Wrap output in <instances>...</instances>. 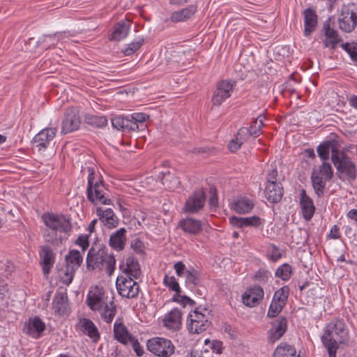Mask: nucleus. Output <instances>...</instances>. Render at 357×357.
Segmentation results:
<instances>
[{"label": "nucleus", "instance_id": "nucleus-22", "mask_svg": "<svg viewBox=\"0 0 357 357\" xmlns=\"http://www.w3.org/2000/svg\"><path fill=\"white\" fill-rule=\"evenodd\" d=\"M229 222L236 227L243 228L244 227H258L263 224V220L257 215L251 217H236L229 218Z\"/></svg>", "mask_w": 357, "mask_h": 357}, {"label": "nucleus", "instance_id": "nucleus-29", "mask_svg": "<svg viewBox=\"0 0 357 357\" xmlns=\"http://www.w3.org/2000/svg\"><path fill=\"white\" fill-rule=\"evenodd\" d=\"M178 226L185 232L192 235H197L202 230V222L192 218H186L181 220Z\"/></svg>", "mask_w": 357, "mask_h": 357}, {"label": "nucleus", "instance_id": "nucleus-33", "mask_svg": "<svg viewBox=\"0 0 357 357\" xmlns=\"http://www.w3.org/2000/svg\"><path fill=\"white\" fill-rule=\"evenodd\" d=\"M197 11V6L190 5L180 10L173 12L170 20L173 22H183L190 18Z\"/></svg>", "mask_w": 357, "mask_h": 357}, {"label": "nucleus", "instance_id": "nucleus-31", "mask_svg": "<svg viewBox=\"0 0 357 357\" xmlns=\"http://www.w3.org/2000/svg\"><path fill=\"white\" fill-rule=\"evenodd\" d=\"M80 329L88 335L94 342L100 340V333L94 323L89 319L83 318L80 319Z\"/></svg>", "mask_w": 357, "mask_h": 357}, {"label": "nucleus", "instance_id": "nucleus-10", "mask_svg": "<svg viewBox=\"0 0 357 357\" xmlns=\"http://www.w3.org/2000/svg\"><path fill=\"white\" fill-rule=\"evenodd\" d=\"M236 82L222 80L217 84L211 102L213 105L220 106L227 98L231 96Z\"/></svg>", "mask_w": 357, "mask_h": 357}, {"label": "nucleus", "instance_id": "nucleus-21", "mask_svg": "<svg viewBox=\"0 0 357 357\" xmlns=\"http://www.w3.org/2000/svg\"><path fill=\"white\" fill-rule=\"evenodd\" d=\"M130 26V22L127 20H123L116 23L112 33L109 36V40L119 41L124 39L128 36Z\"/></svg>", "mask_w": 357, "mask_h": 357}, {"label": "nucleus", "instance_id": "nucleus-11", "mask_svg": "<svg viewBox=\"0 0 357 357\" xmlns=\"http://www.w3.org/2000/svg\"><path fill=\"white\" fill-rule=\"evenodd\" d=\"M206 199V192L203 189L195 191L186 199L183 211L188 213H196L202 210Z\"/></svg>", "mask_w": 357, "mask_h": 357}, {"label": "nucleus", "instance_id": "nucleus-62", "mask_svg": "<svg viewBox=\"0 0 357 357\" xmlns=\"http://www.w3.org/2000/svg\"><path fill=\"white\" fill-rule=\"evenodd\" d=\"M210 198H209V205L211 207H215L218 205V198L217 195V190L214 188H211L210 189Z\"/></svg>", "mask_w": 357, "mask_h": 357}, {"label": "nucleus", "instance_id": "nucleus-34", "mask_svg": "<svg viewBox=\"0 0 357 357\" xmlns=\"http://www.w3.org/2000/svg\"><path fill=\"white\" fill-rule=\"evenodd\" d=\"M114 334L115 339L123 344H127L132 336L127 328L122 323L115 322L114 326Z\"/></svg>", "mask_w": 357, "mask_h": 357}, {"label": "nucleus", "instance_id": "nucleus-20", "mask_svg": "<svg viewBox=\"0 0 357 357\" xmlns=\"http://www.w3.org/2000/svg\"><path fill=\"white\" fill-rule=\"evenodd\" d=\"M300 206L303 218L307 221L310 220L314 214L315 206L312 199L307 195L304 189L300 193Z\"/></svg>", "mask_w": 357, "mask_h": 357}, {"label": "nucleus", "instance_id": "nucleus-60", "mask_svg": "<svg viewBox=\"0 0 357 357\" xmlns=\"http://www.w3.org/2000/svg\"><path fill=\"white\" fill-rule=\"evenodd\" d=\"M174 268L175 269V271L178 276L182 277L183 275H186V271H188L185 265L183 263V261H180L176 262L174 266Z\"/></svg>", "mask_w": 357, "mask_h": 357}, {"label": "nucleus", "instance_id": "nucleus-43", "mask_svg": "<svg viewBox=\"0 0 357 357\" xmlns=\"http://www.w3.org/2000/svg\"><path fill=\"white\" fill-rule=\"evenodd\" d=\"M289 295V287L285 285L280 288L274 293L273 300H275L277 302H280L282 305H286Z\"/></svg>", "mask_w": 357, "mask_h": 357}, {"label": "nucleus", "instance_id": "nucleus-16", "mask_svg": "<svg viewBox=\"0 0 357 357\" xmlns=\"http://www.w3.org/2000/svg\"><path fill=\"white\" fill-rule=\"evenodd\" d=\"M272 328L268 331V340L271 343L280 339L286 333L287 328V320L284 317H280L271 323Z\"/></svg>", "mask_w": 357, "mask_h": 357}, {"label": "nucleus", "instance_id": "nucleus-54", "mask_svg": "<svg viewBox=\"0 0 357 357\" xmlns=\"http://www.w3.org/2000/svg\"><path fill=\"white\" fill-rule=\"evenodd\" d=\"M56 34H54L45 36L43 43H46L44 45L45 49L54 48L55 47L56 43L61 39V35L58 36L57 39L56 38Z\"/></svg>", "mask_w": 357, "mask_h": 357}, {"label": "nucleus", "instance_id": "nucleus-61", "mask_svg": "<svg viewBox=\"0 0 357 357\" xmlns=\"http://www.w3.org/2000/svg\"><path fill=\"white\" fill-rule=\"evenodd\" d=\"M130 247L136 253L141 254L143 252V243L137 238L131 241Z\"/></svg>", "mask_w": 357, "mask_h": 357}, {"label": "nucleus", "instance_id": "nucleus-35", "mask_svg": "<svg viewBox=\"0 0 357 357\" xmlns=\"http://www.w3.org/2000/svg\"><path fill=\"white\" fill-rule=\"evenodd\" d=\"M196 319H188L187 328L190 333L199 334L206 331L210 325L208 320L196 321Z\"/></svg>", "mask_w": 357, "mask_h": 357}, {"label": "nucleus", "instance_id": "nucleus-6", "mask_svg": "<svg viewBox=\"0 0 357 357\" xmlns=\"http://www.w3.org/2000/svg\"><path fill=\"white\" fill-rule=\"evenodd\" d=\"M130 276L119 275L116 287L119 294L127 298H136L139 292V285Z\"/></svg>", "mask_w": 357, "mask_h": 357}, {"label": "nucleus", "instance_id": "nucleus-9", "mask_svg": "<svg viewBox=\"0 0 357 357\" xmlns=\"http://www.w3.org/2000/svg\"><path fill=\"white\" fill-rule=\"evenodd\" d=\"M81 124L79 109L75 107L65 110L61 124V133L68 134L77 130Z\"/></svg>", "mask_w": 357, "mask_h": 357}, {"label": "nucleus", "instance_id": "nucleus-49", "mask_svg": "<svg viewBox=\"0 0 357 357\" xmlns=\"http://www.w3.org/2000/svg\"><path fill=\"white\" fill-rule=\"evenodd\" d=\"M284 306L285 305H282L280 302L272 300L268 310L267 317L270 318L276 317L280 313Z\"/></svg>", "mask_w": 357, "mask_h": 357}, {"label": "nucleus", "instance_id": "nucleus-51", "mask_svg": "<svg viewBox=\"0 0 357 357\" xmlns=\"http://www.w3.org/2000/svg\"><path fill=\"white\" fill-rule=\"evenodd\" d=\"M278 176V171L275 163L271 165V168L267 171L266 174V182L267 184L271 183H280L277 182V178Z\"/></svg>", "mask_w": 357, "mask_h": 357}, {"label": "nucleus", "instance_id": "nucleus-39", "mask_svg": "<svg viewBox=\"0 0 357 357\" xmlns=\"http://www.w3.org/2000/svg\"><path fill=\"white\" fill-rule=\"evenodd\" d=\"M296 349L289 344H280L273 354V357H296Z\"/></svg>", "mask_w": 357, "mask_h": 357}, {"label": "nucleus", "instance_id": "nucleus-37", "mask_svg": "<svg viewBox=\"0 0 357 357\" xmlns=\"http://www.w3.org/2000/svg\"><path fill=\"white\" fill-rule=\"evenodd\" d=\"M159 176L163 185L168 188L171 190L176 189L180 184L178 178L176 177L169 171L166 172H162Z\"/></svg>", "mask_w": 357, "mask_h": 357}, {"label": "nucleus", "instance_id": "nucleus-56", "mask_svg": "<svg viewBox=\"0 0 357 357\" xmlns=\"http://www.w3.org/2000/svg\"><path fill=\"white\" fill-rule=\"evenodd\" d=\"M129 117L132 122H135L139 126L138 123H143L149 119V115L145 113H133Z\"/></svg>", "mask_w": 357, "mask_h": 357}, {"label": "nucleus", "instance_id": "nucleus-17", "mask_svg": "<svg viewBox=\"0 0 357 357\" xmlns=\"http://www.w3.org/2000/svg\"><path fill=\"white\" fill-rule=\"evenodd\" d=\"M119 268L126 274L125 276H130L135 280L138 279L142 273L138 260L134 257H128L125 264L122 262L120 264Z\"/></svg>", "mask_w": 357, "mask_h": 357}, {"label": "nucleus", "instance_id": "nucleus-15", "mask_svg": "<svg viewBox=\"0 0 357 357\" xmlns=\"http://www.w3.org/2000/svg\"><path fill=\"white\" fill-rule=\"evenodd\" d=\"M319 157L324 161L329 159L330 152H331V160L334 155L338 156L342 151L338 149L337 142L335 140H326L321 143L317 149Z\"/></svg>", "mask_w": 357, "mask_h": 357}, {"label": "nucleus", "instance_id": "nucleus-40", "mask_svg": "<svg viewBox=\"0 0 357 357\" xmlns=\"http://www.w3.org/2000/svg\"><path fill=\"white\" fill-rule=\"evenodd\" d=\"M312 173L319 176H323L326 180L329 181L331 180L333 176L332 166L330 163L326 162H323L318 169H313Z\"/></svg>", "mask_w": 357, "mask_h": 357}, {"label": "nucleus", "instance_id": "nucleus-8", "mask_svg": "<svg viewBox=\"0 0 357 357\" xmlns=\"http://www.w3.org/2000/svg\"><path fill=\"white\" fill-rule=\"evenodd\" d=\"M339 19V27L345 33H351L357 25V6L354 4L344 6Z\"/></svg>", "mask_w": 357, "mask_h": 357}, {"label": "nucleus", "instance_id": "nucleus-57", "mask_svg": "<svg viewBox=\"0 0 357 357\" xmlns=\"http://www.w3.org/2000/svg\"><path fill=\"white\" fill-rule=\"evenodd\" d=\"M250 137H252L251 135V132L249 131L248 128L246 127H243L240 128L236 135L238 140H240L243 142L248 139Z\"/></svg>", "mask_w": 357, "mask_h": 357}, {"label": "nucleus", "instance_id": "nucleus-25", "mask_svg": "<svg viewBox=\"0 0 357 357\" xmlns=\"http://www.w3.org/2000/svg\"><path fill=\"white\" fill-rule=\"evenodd\" d=\"M97 215L99 216L100 221L109 229H113L118 226L119 218L116 216L111 208L103 210L101 207L96 208Z\"/></svg>", "mask_w": 357, "mask_h": 357}, {"label": "nucleus", "instance_id": "nucleus-47", "mask_svg": "<svg viewBox=\"0 0 357 357\" xmlns=\"http://www.w3.org/2000/svg\"><path fill=\"white\" fill-rule=\"evenodd\" d=\"M206 313H208V314H209L208 309L199 306L195 309L193 314H190L188 315V319H196V321L208 320Z\"/></svg>", "mask_w": 357, "mask_h": 357}, {"label": "nucleus", "instance_id": "nucleus-42", "mask_svg": "<svg viewBox=\"0 0 357 357\" xmlns=\"http://www.w3.org/2000/svg\"><path fill=\"white\" fill-rule=\"evenodd\" d=\"M264 116H259L255 121L251 122L248 129L253 137H257L261 133V128L264 125Z\"/></svg>", "mask_w": 357, "mask_h": 357}, {"label": "nucleus", "instance_id": "nucleus-53", "mask_svg": "<svg viewBox=\"0 0 357 357\" xmlns=\"http://www.w3.org/2000/svg\"><path fill=\"white\" fill-rule=\"evenodd\" d=\"M144 43V38H140L135 42L128 44V47L123 50L125 55L129 56L137 51Z\"/></svg>", "mask_w": 357, "mask_h": 357}, {"label": "nucleus", "instance_id": "nucleus-30", "mask_svg": "<svg viewBox=\"0 0 357 357\" xmlns=\"http://www.w3.org/2000/svg\"><path fill=\"white\" fill-rule=\"evenodd\" d=\"M103 292L102 290L96 287L94 290L90 291L86 298L88 306L93 311L100 310L102 307L103 304Z\"/></svg>", "mask_w": 357, "mask_h": 357}, {"label": "nucleus", "instance_id": "nucleus-24", "mask_svg": "<svg viewBox=\"0 0 357 357\" xmlns=\"http://www.w3.org/2000/svg\"><path fill=\"white\" fill-rule=\"evenodd\" d=\"M40 256L41 258L40 265L42 266L43 273L45 275L49 274L55 259L52 248L48 245L42 246Z\"/></svg>", "mask_w": 357, "mask_h": 357}, {"label": "nucleus", "instance_id": "nucleus-28", "mask_svg": "<svg viewBox=\"0 0 357 357\" xmlns=\"http://www.w3.org/2000/svg\"><path fill=\"white\" fill-rule=\"evenodd\" d=\"M52 305L56 313L61 316L66 314L69 310L67 292H56Z\"/></svg>", "mask_w": 357, "mask_h": 357}, {"label": "nucleus", "instance_id": "nucleus-3", "mask_svg": "<svg viewBox=\"0 0 357 357\" xmlns=\"http://www.w3.org/2000/svg\"><path fill=\"white\" fill-rule=\"evenodd\" d=\"M89 173L87 178L86 197L93 204L100 203L105 205H112V202L109 198L102 179H95V169L92 167H87Z\"/></svg>", "mask_w": 357, "mask_h": 357}, {"label": "nucleus", "instance_id": "nucleus-32", "mask_svg": "<svg viewBox=\"0 0 357 357\" xmlns=\"http://www.w3.org/2000/svg\"><path fill=\"white\" fill-rule=\"evenodd\" d=\"M254 206L255 204L252 199L246 197H239L234 201L231 208L237 213L245 214L250 212Z\"/></svg>", "mask_w": 357, "mask_h": 357}, {"label": "nucleus", "instance_id": "nucleus-52", "mask_svg": "<svg viewBox=\"0 0 357 357\" xmlns=\"http://www.w3.org/2000/svg\"><path fill=\"white\" fill-rule=\"evenodd\" d=\"M181 315V312L178 308H174L167 314L165 321L169 324H176L180 322Z\"/></svg>", "mask_w": 357, "mask_h": 357}, {"label": "nucleus", "instance_id": "nucleus-13", "mask_svg": "<svg viewBox=\"0 0 357 357\" xmlns=\"http://www.w3.org/2000/svg\"><path fill=\"white\" fill-rule=\"evenodd\" d=\"M46 328L45 324L42 319L36 316L29 319V321L23 328V332L34 339L40 338Z\"/></svg>", "mask_w": 357, "mask_h": 357}, {"label": "nucleus", "instance_id": "nucleus-19", "mask_svg": "<svg viewBox=\"0 0 357 357\" xmlns=\"http://www.w3.org/2000/svg\"><path fill=\"white\" fill-rule=\"evenodd\" d=\"M330 21L331 17H329L323 25L322 31L326 38L324 43L325 47H330L331 49H335L337 43H339L342 39L340 38L337 31L331 27Z\"/></svg>", "mask_w": 357, "mask_h": 357}, {"label": "nucleus", "instance_id": "nucleus-36", "mask_svg": "<svg viewBox=\"0 0 357 357\" xmlns=\"http://www.w3.org/2000/svg\"><path fill=\"white\" fill-rule=\"evenodd\" d=\"M66 266L70 268H74L75 270L81 266L83 261V257L81 255L79 251L77 250H70L68 254L65 257Z\"/></svg>", "mask_w": 357, "mask_h": 357}, {"label": "nucleus", "instance_id": "nucleus-45", "mask_svg": "<svg viewBox=\"0 0 357 357\" xmlns=\"http://www.w3.org/2000/svg\"><path fill=\"white\" fill-rule=\"evenodd\" d=\"M292 268L289 264H283L275 271V276L282 280H288L291 275Z\"/></svg>", "mask_w": 357, "mask_h": 357}, {"label": "nucleus", "instance_id": "nucleus-4", "mask_svg": "<svg viewBox=\"0 0 357 357\" xmlns=\"http://www.w3.org/2000/svg\"><path fill=\"white\" fill-rule=\"evenodd\" d=\"M146 347L151 353L159 357H169L175 350V347L170 340L161 337H154L148 340Z\"/></svg>", "mask_w": 357, "mask_h": 357}, {"label": "nucleus", "instance_id": "nucleus-63", "mask_svg": "<svg viewBox=\"0 0 357 357\" xmlns=\"http://www.w3.org/2000/svg\"><path fill=\"white\" fill-rule=\"evenodd\" d=\"M243 142L238 140L236 137L235 139H232L228 144V149L231 152H235L238 150Z\"/></svg>", "mask_w": 357, "mask_h": 357}, {"label": "nucleus", "instance_id": "nucleus-23", "mask_svg": "<svg viewBox=\"0 0 357 357\" xmlns=\"http://www.w3.org/2000/svg\"><path fill=\"white\" fill-rule=\"evenodd\" d=\"M264 195L269 202L273 204L280 202L284 195L282 183L267 184L264 190Z\"/></svg>", "mask_w": 357, "mask_h": 357}, {"label": "nucleus", "instance_id": "nucleus-1", "mask_svg": "<svg viewBox=\"0 0 357 357\" xmlns=\"http://www.w3.org/2000/svg\"><path fill=\"white\" fill-rule=\"evenodd\" d=\"M321 339L329 357H336L338 344H346L349 342V332L343 320H332L326 326Z\"/></svg>", "mask_w": 357, "mask_h": 357}, {"label": "nucleus", "instance_id": "nucleus-12", "mask_svg": "<svg viewBox=\"0 0 357 357\" xmlns=\"http://www.w3.org/2000/svg\"><path fill=\"white\" fill-rule=\"evenodd\" d=\"M56 128H47L39 132L33 139L34 146L38 151H45L54 139L56 133Z\"/></svg>", "mask_w": 357, "mask_h": 357}, {"label": "nucleus", "instance_id": "nucleus-26", "mask_svg": "<svg viewBox=\"0 0 357 357\" xmlns=\"http://www.w3.org/2000/svg\"><path fill=\"white\" fill-rule=\"evenodd\" d=\"M126 232V229L122 227L112 234L109 240V245L116 251H122L125 248L127 240Z\"/></svg>", "mask_w": 357, "mask_h": 357}, {"label": "nucleus", "instance_id": "nucleus-27", "mask_svg": "<svg viewBox=\"0 0 357 357\" xmlns=\"http://www.w3.org/2000/svg\"><path fill=\"white\" fill-rule=\"evenodd\" d=\"M304 17V35L310 36L314 31L317 26V15L316 12L310 8H306L303 11Z\"/></svg>", "mask_w": 357, "mask_h": 357}, {"label": "nucleus", "instance_id": "nucleus-41", "mask_svg": "<svg viewBox=\"0 0 357 357\" xmlns=\"http://www.w3.org/2000/svg\"><path fill=\"white\" fill-rule=\"evenodd\" d=\"M76 270L74 268H70L66 266V268L60 271L59 278L60 282L68 286L74 278Z\"/></svg>", "mask_w": 357, "mask_h": 357}, {"label": "nucleus", "instance_id": "nucleus-48", "mask_svg": "<svg viewBox=\"0 0 357 357\" xmlns=\"http://www.w3.org/2000/svg\"><path fill=\"white\" fill-rule=\"evenodd\" d=\"M163 284L169 288V290L176 293H181V288L178 282L174 276H168L165 275L163 279Z\"/></svg>", "mask_w": 357, "mask_h": 357}, {"label": "nucleus", "instance_id": "nucleus-44", "mask_svg": "<svg viewBox=\"0 0 357 357\" xmlns=\"http://www.w3.org/2000/svg\"><path fill=\"white\" fill-rule=\"evenodd\" d=\"M86 121L88 124L99 128L107 125V119L103 116H89L86 118Z\"/></svg>", "mask_w": 357, "mask_h": 357}, {"label": "nucleus", "instance_id": "nucleus-58", "mask_svg": "<svg viewBox=\"0 0 357 357\" xmlns=\"http://www.w3.org/2000/svg\"><path fill=\"white\" fill-rule=\"evenodd\" d=\"M75 244L79 245L83 251H85L89 245V236L88 235H79L75 241Z\"/></svg>", "mask_w": 357, "mask_h": 357}, {"label": "nucleus", "instance_id": "nucleus-7", "mask_svg": "<svg viewBox=\"0 0 357 357\" xmlns=\"http://www.w3.org/2000/svg\"><path fill=\"white\" fill-rule=\"evenodd\" d=\"M44 224L53 231L68 233L72 229L70 220L63 215L45 213L42 215Z\"/></svg>", "mask_w": 357, "mask_h": 357}, {"label": "nucleus", "instance_id": "nucleus-55", "mask_svg": "<svg viewBox=\"0 0 357 357\" xmlns=\"http://www.w3.org/2000/svg\"><path fill=\"white\" fill-rule=\"evenodd\" d=\"M271 276V273L264 269H259L255 275V278L261 283H266L268 278Z\"/></svg>", "mask_w": 357, "mask_h": 357}, {"label": "nucleus", "instance_id": "nucleus-2", "mask_svg": "<svg viewBox=\"0 0 357 357\" xmlns=\"http://www.w3.org/2000/svg\"><path fill=\"white\" fill-rule=\"evenodd\" d=\"M105 266V271L108 275L111 276L116 268V259L113 254H107L105 246L96 249L91 248L86 257V268L89 271H94L96 268L102 270Z\"/></svg>", "mask_w": 357, "mask_h": 357}, {"label": "nucleus", "instance_id": "nucleus-59", "mask_svg": "<svg viewBox=\"0 0 357 357\" xmlns=\"http://www.w3.org/2000/svg\"><path fill=\"white\" fill-rule=\"evenodd\" d=\"M129 342L132 344L133 350L135 351L138 356H142L144 354V349L139 343L137 339L133 337L131 338Z\"/></svg>", "mask_w": 357, "mask_h": 357}, {"label": "nucleus", "instance_id": "nucleus-5", "mask_svg": "<svg viewBox=\"0 0 357 357\" xmlns=\"http://www.w3.org/2000/svg\"><path fill=\"white\" fill-rule=\"evenodd\" d=\"M333 163L337 172L346 176L347 179L353 181L356 178V165L344 151H342L338 156L333 155Z\"/></svg>", "mask_w": 357, "mask_h": 357}, {"label": "nucleus", "instance_id": "nucleus-46", "mask_svg": "<svg viewBox=\"0 0 357 357\" xmlns=\"http://www.w3.org/2000/svg\"><path fill=\"white\" fill-rule=\"evenodd\" d=\"M200 274L194 268L186 271L185 282L188 285L192 284L193 287H196L200 283Z\"/></svg>", "mask_w": 357, "mask_h": 357}, {"label": "nucleus", "instance_id": "nucleus-38", "mask_svg": "<svg viewBox=\"0 0 357 357\" xmlns=\"http://www.w3.org/2000/svg\"><path fill=\"white\" fill-rule=\"evenodd\" d=\"M311 181L315 194L319 197H321L324 195L326 183L329 180H326L323 176H319L312 173Z\"/></svg>", "mask_w": 357, "mask_h": 357}, {"label": "nucleus", "instance_id": "nucleus-18", "mask_svg": "<svg viewBox=\"0 0 357 357\" xmlns=\"http://www.w3.org/2000/svg\"><path fill=\"white\" fill-rule=\"evenodd\" d=\"M112 127L123 132H130L139 130V126L132 122L129 116H116L112 119Z\"/></svg>", "mask_w": 357, "mask_h": 357}, {"label": "nucleus", "instance_id": "nucleus-64", "mask_svg": "<svg viewBox=\"0 0 357 357\" xmlns=\"http://www.w3.org/2000/svg\"><path fill=\"white\" fill-rule=\"evenodd\" d=\"M327 237L331 239H338L341 237L340 228L337 225L333 226Z\"/></svg>", "mask_w": 357, "mask_h": 357}, {"label": "nucleus", "instance_id": "nucleus-50", "mask_svg": "<svg viewBox=\"0 0 357 357\" xmlns=\"http://www.w3.org/2000/svg\"><path fill=\"white\" fill-rule=\"evenodd\" d=\"M112 307H109L107 305H105L104 312L102 314V318L107 323H111L116 314V306L113 305L114 303L111 302Z\"/></svg>", "mask_w": 357, "mask_h": 357}, {"label": "nucleus", "instance_id": "nucleus-14", "mask_svg": "<svg viewBox=\"0 0 357 357\" xmlns=\"http://www.w3.org/2000/svg\"><path fill=\"white\" fill-rule=\"evenodd\" d=\"M264 295V289L259 286H254L248 289L242 296L244 305L252 307L259 305Z\"/></svg>", "mask_w": 357, "mask_h": 357}]
</instances>
